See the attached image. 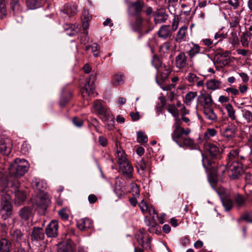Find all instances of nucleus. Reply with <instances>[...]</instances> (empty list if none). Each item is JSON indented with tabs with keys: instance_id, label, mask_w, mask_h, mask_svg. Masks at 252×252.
I'll return each instance as SVG.
<instances>
[{
	"instance_id": "nucleus-1",
	"label": "nucleus",
	"mask_w": 252,
	"mask_h": 252,
	"mask_svg": "<svg viewBox=\"0 0 252 252\" xmlns=\"http://www.w3.org/2000/svg\"><path fill=\"white\" fill-rule=\"evenodd\" d=\"M174 118L175 122L172 126L173 130L171 133L172 140L180 147L191 149L195 148L196 145L194 141L188 137L190 133V129L189 128L185 129L181 127L182 122V119L179 118V116L174 117Z\"/></svg>"
},
{
	"instance_id": "nucleus-2",
	"label": "nucleus",
	"mask_w": 252,
	"mask_h": 252,
	"mask_svg": "<svg viewBox=\"0 0 252 252\" xmlns=\"http://www.w3.org/2000/svg\"><path fill=\"white\" fill-rule=\"evenodd\" d=\"M8 186V180H1L0 181V196L1 197L0 213L7 217H9L12 214V206L11 204V195L12 190L10 188H14L12 184Z\"/></svg>"
},
{
	"instance_id": "nucleus-3",
	"label": "nucleus",
	"mask_w": 252,
	"mask_h": 252,
	"mask_svg": "<svg viewBox=\"0 0 252 252\" xmlns=\"http://www.w3.org/2000/svg\"><path fill=\"white\" fill-rule=\"evenodd\" d=\"M29 164L25 159L16 158L8 167L9 174L16 178L23 176L29 170Z\"/></svg>"
},
{
	"instance_id": "nucleus-4",
	"label": "nucleus",
	"mask_w": 252,
	"mask_h": 252,
	"mask_svg": "<svg viewBox=\"0 0 252 252\" xmlns=\"http://www.w3.org/2000/svg\"><path fill=\"white\" fill-rule=\"evenodd\" d=\"M130 27L135 32H144L146 33L153 29V27L150 25L149 20H144L140 15L135 16L134 20L130 23Z\"/></svg>"
},
{
	"instance_id": "nucleus-5",
	"label": "nucleus",
	"mask_w": 252,
	"mask_h": 252,
	"mask_svg": "<svg viewBox=\"0 0 252 252\" xmlns=\"http://www.w3.org/2000/svg\"><path fill=\"white\" fill-rule=\"evenodd\" d=\"M152 65L157 69V72L159 74V77L162 81H165L168 78L171 73V70L169 66L162 65L161 61L156 55H154L151 61Z\"/></svg>"
},
{
	"instance_id": "nucleus-6",
	"label": "nucleus",
	"mask_w": 252,
	"mask_h": 252,
	"mask_svg": "<svg viewBox=\"0 0 252 252\" xmlns=\"http://www.w3.org/2000/svg\"><path fill=\"white\" fill-rule=\"evenodd\" d=\"M91 112L97 115L100 119H104L111 113L109 109L106 106L102 104L101 100L98 99L94 101Z\"/></svg>"
},
{
	"instance_id": "nucleus-7",
	"label": "nucleus",
	"mask_w": 252,
	"mask_h": 252,
	"mask_svg": "<svg viewBox=\"0 0 252 252\" xmlns=\"http://www.w3.org/2000/svg\"><path fill=\"white\" fill-rule=\"evenodd\" d=\"M8 186H10L12 184L14 188H10V190H12V193L14 192L15 193V203L17 205H20L26 199V194L25 192L22 190L18 189L19 184L18 181L14 180L13 181H9L8 180Z\"/></svg>"
},
{
	"instance_id": "nucleus-8",
	"label": "nucleus",
	"mask_w": 252,
	"mask_h": 252,
	"mask_svg": "<svg viewBox=\"0 0 252 252\" xmlns=\"http://www.w3.org/2000/svg\"><path fill=\"white\" fill-rule=\"evenodd\" d=\"M228 172L229 176L232 179L238 178L243 173V169L241 163L236 161H232L228 164Z\"/></svg>"
},
{
	"instance_id": "nucleus-9",
	"label": "nucleus",
	"mask_w": 252,
	"mask_h": 252,
	"mask_svg": "<svg viewBox=\"0 0 252 252\" xmlns=\"http://www.w3.org/2000/svg\"><path fill=\"white\" fill-rule=\"evenodd\" d=\"M135 238L138 245L144 250H151V239L146 234L140 230L136 234Z\"/></svg>"
},
{
	"instance_id": "nucleus-10",
	"label": "nucleus",
	"mask_w": 252,
	"mask_h": 252,
	"mask_svg": "<svg viewBox=\"0 0 252 252\" xmlns=\"http://www.w3.org/2000/svg\"><path fill=\"white\" fill-rule=\"evenodd\" d=\"M13 147L12 142L9 138L0 139V153L3 156H8Z\"/></svg>"
},
{
	"instance_id": "nucleus-11",
	"label": "nucleus",
	"mask_w": 252,
	"mask_h": 252,
	"mask_svg": "<svg viewBox=\"0 0 252 252\" xmlns=\"http://www.w3.org/2000/svg\"><path fill=\"white\" fill-rule=\"evenodd\" d=\"M94 87L93 81L91 82L90 78L87 79L84 87L81 89V94L84 99H88V96L94 95Z\"/></svg>"
},
{
	"instance_id": "nucleus-12",
	"label": "nucleus",
	"mask_w": 252,
	"mask_h": 252,
	"mask_svg": "<svg viewBox=\"0 0 252 252\" xmlns=\"http://www.w3.org/2000/svg\"><path fill=\"white\" fill-rule=\"evenodd\" d=\"M197 99L204 109L211 108L214 104L211 94L207 93L200 94L198 96Z\"/></svg>"
},
{
	"instance_id": "nucleus-13",
	"label": "nucleus",
	"mask_w": 252,
	"mask_h": 252,
	"mask_svg": "<svg viewBox=\"0 0 252 252\" xmlns=\"http://www.w3.org/2000/svg\"><path fill=\"white\" fill-rule=\"evenodd\" d=\"M58 223L57 220H52L47 226L45 233L48 237L55 238L58 234Z\"/></svg>"
},
{
	"instance_id": "nucleus-14",
	"label": "nucleus",
	"mask_w": 252,
	"mask_h": 252,
	"mask_svg": "<svg viewBox=\"0 0 252 252\" xmlns=\"http://www.w3.org/2000/svg\"><path fill=\"white\" fill-rule=\"evenodd\" d=\"M218 145V144L217 143L206 142L204 144V148L212 157L215 158L220 155V153Z\"/></svg>"
},
{
	"instance_id": "nucleus-15",
	"label": "nucleus",
	"mask_w": 252,
	"mask_h": 252,
	"mask_svg": "<svg viewBox=\"0 0 252 252\" xmlns=\"http://www.w3.org/2000/svg\"><path fill=\"white\" fill-rule=\"evenodd\" d=\"M119 168L123 174L127 179H130L132 177L133 168L128 160L119 164Z\"/></svg>"
},
{
	"instance_id": "nucleus-16",
	"label": "nucleus",
	"mask_w": 252,
	"mask_h": 252,
	"mask_svg": "<svg viewBox=\"0 0 252 252\" xmlns=\"http://www.w3.org/2000/svg\"><path fill=\"white\" fill-rule=\"evenodd\" d=\"M189 45H191L190 49L187 52L190 59L193 58L198 54L206 55L204 53L206 50L201 47L198 44L191 42Z\"/></svg>"
},
{
	"instance_id": "nucleus-17",
	"label": "nucleus",
	"mask_w": 252,
	"mask_h": 252,
	"mask_svg": "<svg viewBox=\"0 0 252 252\" xmlns=\"http://www.w3.org/2000/svg\"><path fill=\"white\" fill-rule=\"evenodd\" d=\"M144 5V3L142 1L138 0L129 4L128 10L133 15H140Z\"/></svg>"
},
{
	"instance_id": "nucleus-18",
	"label": "nucleus",
	"mask_w": 252,
	"mask_h": 252,
	"mask_svg": "<svg viewBox=\"0 0 252 252\" xmlns=\"http://www.w3.org/2000/svg\"><path fill=\"white\" fill-rule=\"evenodd\" d=\"M114 191L119 198L124 197L127 192L125 184L118 180H117L115 182Z\"/></svg>"
},
{
	"instance_id": "nucleus-19",
	"label": "nucleus",
	"mask_w": 252,
	"mask_h": 252,
	"mask_svg": "<svg viewBox=\"0 0 252 252\" xmlns=\"http://www.w3.org/2000/svg\"><path fill=\"white\" fill-rule=\"evenodd\" d=\"M115 156V159L119 165L128 160L126 153L122 150L121 147L119 146L118 142H116V153Z\"/></svg>"
},
{
	"instance_id": "nucleus-20",
	"label": "nucleus",
	"mask_w": 252,
	"mask_h": 252,
	"mask_svg": "<svg viewBox=\"0 0 252 252\" xmlns=\"http://www.w3.org/2000/svg\"><path fill=\"white\" fill-rule=\"evenodd\" d=\"M44 231L42 228L39 227H33L31 234V240L32 241H41L44 239Z\"/></svg>"
},
{
	"instance_id": "nucleus-21",
	"label": "nucleus",
	"mask_w": 252,
	"mask_h": 252,
	"mask_svg": "<svg viewBox=\"0 0 252 252\" xmlns=\"http://www.w3.org/2000/svg\"><path fill=\"white\" fill-rule=\"evenodd\" d=\"M93 221L89 218H84L77 222V227L82 231H86L93 226Z\"/></svg>"
},
{
	"instance_id": "nucleus-22",
	"label": "nucleus",
	"mask_w": 252,
	"mask_h": 252,
	"mask_svg": "<svg viewBox=\"0 0 252 252\" xmlns=\"http://www.w3.org/2000/svg\"><path fill=\"white\" fill-rule=\"evenodd\" d=\"M175 64L177 68L182 69L187 65V58L185 53L180 52L175 58Z\"/></svg>"
},
{
	"instance_id": "nucleus-23",
	"label": "nucleus",
	"mask_w": 252,
	"mask_h": 252,
	"mask_svg": "<svg viewBox=\"0 0 252 252\" xmlns=\"http://www.w3.org/2000/svg\"><path fill=\"white\" fill-rule=\"evenodd\" d=\"M50 200L46 194H41L37 197L36 203L42 209H45L50 204Z\"/></svg>"
},
{
	"instance_id": "nucleus-24",
	"label": "nucleus",
	"mask_w": 252,
	"mask_h": 252,
	"mask_svg": "<svg viewBox=\"0 0 252 252\" xmlns=\"http://www.w3.org/2000/svg\"><path fill=\"white\" fill-rule=\"evenodd\" d=\"M188 29V27L186 25H185L179 29L175 38V40L177 42H181L186 40L187 38V31Z\"/></svg>"
},
{
	"instance_id": "nucleus-25",
	"label": "nucleus",
	"mask_w": 252,
	"mask_h": 252,
	"mask_svg": "<svg viewBox=\"0 0 252 252\" xmlns=\"http://www.w3.org/2000/svg\"><path fill=\"white\" fill-rule=\"evenodd\" d=\"M158 34L159 37L163 39L170 37L172 35V32L170 26L168 25L162 26L159 29Z\"/></svg>"
},
{
	"instance_id": "nucleus-26",
	"label": "nucleus",
	"mask_w": 252,
	"mask_h": 252,
	"mask_svg": "<svg viewBox=\"0 0 252 252\" xmlns=\"http://www.w3.org/2000/svg\"><path fill=\"white\" fill-rule=\"evenodd\" d=\"M32 187L34 189L42 192L46 188V184L39 179L34 178L32 182Z\"/></svg>"
},
{
	"instance_id": "nucleus-27",
	"label": "nucleus",
	"mask_w": 252,
	"mask_h": 252,
	"mask_svg": "<svg viewBox=\"0 0 252 252\" xmlns=\"http://www.w3.org/2000/svg\"><path fill=\"white\" fill-rule=\"evenodd\" d=\"M75 250V248L73 243L67 241L60 246L57 252H74Z\"/></svg>"
},
{
	"instance_id": "nucleus-28",
	"label": "nucleus",
	"mask_w": 252,
	"mask_h": 252,
	"mask_svg": "<svg viewBox=\"0 0 252 252\" xmlns=\"http://www.w3.org/2000/svg\"><path fill=\"white\" fill-rule=\"evenodd\" d=\"M221 82L219 80L212 79L208 80L206 82V87L208 90L215 91L221 88Z\"/></svg>"
},
{
	"instance_id": "nucleus-29",
	"label": "nucleus",
	"mask_w": 252,
	"mask_h": 252,
	"mask_svg": "<svg viewBox=\"0 0 252 252\" xmlns=\"http://www.w3.org/2000/svg\"><path fill=\"white\" fill-rule=\"evenodd\" d=\"M12 247L10 241L2 238L0 240V252H10Z\"/></svg>"
},
{
	"instance_id": "nucleus-30",
	"label": "nucleus",
	"mask_w": 252,
	"mask_h": 252,
	"mask_svg": "<svg viewBox=\"0 0 252 252\" xmlns=\"http://www.w3.org/2000/svg\"><path fill=\"white\" fill-rule=\"evenodd\" d=\"M19 214L22 219L27 220L32 214V209L29 207H24L19 211Z\"/></svg>"
},
{
	"instance_id": "nucleus-31",
	"label": "nucleus",
	"mask_w": 252,
	"mask_h": 252,
	"mask_svg": "<svg viewBox=\"0 0 252 252\" xmlns=\"http://www.w3.org/2000/svg\"><path fill=\"white\" fill-rule=\"evenodd\" d=\"M64 29L66 34L70 36L76 35L79 32V29L76 25H66Z\"/></svg>"
},
{
	"instance_id": "nucleus-32",
	"label": "nucleus",
	"mask_w": 252,
	"mask_h": 252,
	"mask_svg": "<svg viewBox=\"0 0 252 252\" xmlns=\"http://www.w3.org/2000/svg\"><path fill=\"white\" fill-rule=\"evenodd\" d=\"M11 240L16 243H20L22 241L23 235L21 230L16 229L11 231L10 234Z\"/></svg>"
},
{
	"instance_id": "nucleus-33",
	"label": "nucleus",
	"mask_w": 252,
	"mask_h": 252,
	"mask_svg": "<svg viewBox=\"0 0 252 252\" xmlns=\"http://www.w3.org/2000/svg\"><path fill=\"white\" fill-rule=\"evenodd\" d=\"M228 164H229L232 161H236L238 162L239 160V150L237 149L231 150L228 155Z\"/></svg>"
},
{
	"instance_id": "nucleus-34",
	"label": "nucleus",
	"mask_w": 252,
	"mask_h": 252,
	"mask_svg": "<svg viewBox=\"0 0 252 252\" xmlns=\"http://www.w3.org/2000/svg\"><path fill=\"white\" fill-rule=\"evenodd\" d=\"M236 128L234 125H231L226 127L223 132V136L227 138H232L234 137Z\"/></svg>"
},
{
	"instance_id": "nucleus-35",
	"label": "nucleus",
	"mask_w": 252,
	"mask_h": 252,
	"mask_svg": "<svg viewBox=\"0 0 252 252\" xmlns=\"http://www.w3.org/2000/svg\"><path fill=\"white\" fill-rule=\"evenodd\" d=\"M203 113L207 119L212 121H216L217 120V116L216 114L212 109H211V108L204 109Z\"/></svg>"
},
{
	"instance_id": "nucleus-36",
	"label": "nucleus",
	"mask_w": 252,
	"mask_h": 252,
	"mask_svg": "<svg viewBox=\"0 0 252 252\" xmlns=\"http://www.w3.org/2000/svg\"><path fill=\"white\" fill-rule=\"evenodd\" d=\"M111 113H110L108 116L105 117L104 119H102V121L107 125L109 130H112L114 127V121Z\"/></svg>"
},
{
	"instance_id": "nucleus-37",
	"label": "nucleus",
	"mask_w": 252,
	"mask_h": 252,
	"mask_svg": "<svg viewBox=\"0 0 252 252\" xmlns=\"http://www.w3.org/2000/svg\"><path fill=\"white\" fill-rule=\"evenodd\" d=\"M90 49H91V51L94 57H98L100 56L98 45L96 43H94L91 45H88L85 48L86 51H88Z\"/></svg>"
},
{
	"instance_id": "nucleus-38",
	"label": "nucleus",
	"mask_w": 252,
	"mask_h": 252,
	"mask_svg": "<svg viewBox=\"0 0 252 252\" xmlns=\"http://www.w3.org/2000/svg\"><path fill=\"white\" fill-rule=\"evenodd\" d=\"M225 108L227 111L228 117L232 121L236 119L235 110L230 103L225 105Z\"/></svg>"
},
{
	"instance_id": "nucleus-39",
	"label": "nucleus",
	"mask_w": 252,
	"mask_h": 252,
	"mask_svg": "<svg viewBox=\"0 0 252 252\" xmlns=\"http://www.w3.org/2000/svg\"><path fill=\"white\" fill-rule=\"evenodd\" d=\"M167 15L164 12H157L155 14L154 20L156 24L165 22L167 19Z\"/></svg>"
},
{
	"instance_id": "nucleus-40",
	"label": "nucleus",
	"mask_w": 252,
	"mask_h": 252,
	"mask_svg": "<svg viewBox=\"0 0 252 252\" xmlns=\"http://www.w3.org/2000/svg\"><path fill=\"white\" fill-rule=\"evenodd\" d=\"M10 4V9L14 15H15L21 11L18 0H11Z\"/></svg>"
},
{
	"instance_id": "nucleus-41",
	"label": "nucleus",
	"mask_w": 252,
	"mask_h": 252,
	"mask_svg": "<svg viewBox=\"0 0 252 252\" xmlns=\"http://www.w3.org/2000/svg\"><path fill=\"white\" fill-rule=\"evenodd\" d=\"M6 0H0V18L3 19L7 15Z\"/></svg>"
},
{
	"instance_id": "nucleus-42",
	"label": "nucleus",
	"mask_w": 252,
	"mask_h": 252,
	"mask_svg": "<svg viewBox=\"0 0 252 252\" xmlns=\"http://www.w3.org/2000/svg\"><path fill=\"white\" fill-rule=\"evenodd\" d=\"M197 96V93L194 92H189L187 93L185 96L184 103L187 105H190L192 101Z\"/></svg>"
},
{
	"instance_id": "nucleus-43",
	"label": "nucleus",
	"mask_w": 252,
	"mask_h": 252,
	"mask_svg": "<svg viewBox=\"0 0 252 252\" xmlns=\"http://www.w3.org/2000/svg\"><path fill=\"white\" fill-rule=\"evenodd\" d=\"M125 77L121 74H117L114 75L112 79V84L115 86H119L124 83Z\"/></svg>"
},
{
	"instance_id": "nucleus-44",
	"label": "nucleus",
	"mask_w": 252,
	"mask_h": 252,
	"mask_svg": "<svg viewBox=\"0 0 252 252\" xmlns=\"http://www.w3.org/2000/svg\"><path fill=\"white\" fill-rule=\"evenodd\" d=\"M217 134V130L214 128H207L203 135V139L208 140L212 137L215 136Z\"/></svg>"
},
{
	"instance_id": "nucleus-45",
	"label": "nucleus",
	"mask_w": 252,
	"mask_h": 252,
	"mask_svg": "<svg viewBox=\"0 0 252 252\" xmlns=\"http://www.w3.org/2000/svg\"><path fill=\"white\" fill-rule=\"evenodd\" d=\"M167 110L174 117L179 116V112L176 106L173 104H169L167 106Z\"/></svg>"
},
{
	"instance_id": "nucleus-46",
	"label": "nucleus",
	"mask_w": 252,
	"mask_h": 252,
	"mask_svg": "<svg viewBox=\"0 0 252 252\" xmlns=\"http://www.w3.org/2000/svg\"><path fill=\"white\" fill-rule=\"evenodd\" d=\"M222 205L225 211H229L232 207V201L229 198L221 197Z\"/></svg>"
},
{
	"instance_id": "nucleus-47",
	"label": "nucleus",
	"mask_w": 252,
	"mask_h": 252,
	"mask_svg": "<svg viewBox=\"0 0 252 252\" xmlns=\"http://www.w3.org/2000/svg\"><path fill=\"white\" fill-rule=\"evenodd\" d=\"M242 116L247 123H252V112L246 109L242 110Z\"/></svg>"
},
{
	"instance_id": "nucleus-48",
	"label": "nucleus",
	"mask_w": 252,
	"mask_h": 252,
	"mask_svg": "<svg viewBox=\"0 0 252 252\" xmlns=\"http://www.w3.org/2000/svg\"><path fill=\"white\" fill-rule=\"evenodd\" d=\"M202 156V164L204 168L206 169H209L211 168H215V165H213L214 164L212 161L209 160V159L204 157L203 154H201Z\"/></svg>"
},
{
	"instance_id": "nucleus-49",
	"label": "nucleus",
	"mask_w": 252,
	"mask_h": 252,
	"mask_svg": "<svg viewBox=\"0 0 252 252\" xmlns=\"http://www.w3.org/2000/svg\"><path fill=\"white\" fill-rule=\"evenodd\" d=\"M41 0H26V4L29 9H34L39 4Z\"/></svg>"
},
{
	"instance_id": "nucleus-50",
	"label": "nucleus",
	"mask_w": 252,
	"mask_h": 252,
	"mask_svg": "<svg viewBox=\"0 0 252 252\" xmlns=\"http://www.w3.org/2000/svg\"><path fill=\"white\" fill-rule=\"evenodd\" d=\"M65 13L69 16L73 15L76 13L77 8L76 6L74 5H67L64 9Z\"/></svg>"
},
{
	"instance_id": "nucleus-51",
	"label": "nucleus",
	"mask_w": 252,
	"mask_h": 252,
	"mask_svg": "<svg viewBox=\"0 0 252 252\" xmlns=\"http://www.w3.org/2000/svg\"><path fill=\"white\" fill-rule=\"evenodd\" d=\"M227 34L226 33H220V32H217L214 35V40L217 41L215 44H216L218 42L222 41L223 39L226 38Z\"/></svg>"
},
{
	"instance_id": "nucleus-52",
	"label": "nucleus",
	"mask_w": 252,
	"mask_h": 252,
	"mask_svg": "<svg viewBox=\"0 0 252 252\" xmlns=\"http://www.w3.org/2000/svg\"><path fill=\"white\" fill-rule=\"evenodd\" d=\"M137 140L139 143H146L148 141L147 136L142 132H137Z\"/></svg>"
},
{
	"instance_id": "nucleus-53",
	"label": "nucleus",
	"mask_w": 252,
	"mask_h": 252,
	"mask_svg": "<svg viewBox=\"0 0 252 252\" xmlns=\"http://www.w3.org/2000/svg\"><path fill=\"white\" fill-rule=\"evenodd\" d=\"M67 97L66 98L63 96H62L61 98L60 105L62 107L64 106L65 104L69 101L71 97V94L70 92H67Z\"/></svg>"
},
{
	"instance_id": "nucleus-54",
	"label": "nucleus",
	"mask_w": 252,
	"mask_h": 252,
	"mask_svg": "<svg viewBox=\"0 0 252 252\" xmlns=\"http://www.w3.org/2000/svg\"><path fill=\"white\" fill-rule=\"evenodd\" d=\"M240 38L242 46L244 47H248L249 45V39L245 32L242 33Z\"/></svg>"
},
{
	"instance_id": "nucleus-55",
	"label": "nucleus",
	"mask_w": 252,
	"mask_h": 252,
	"mask_svg": "<svg viewBox=\"0 0 252 252\" xmlns=\"http://www.w3.org/2000/svg\"><path fill=\"white\" fill-rule=\"evenodd\" d=\"M31 149V146L26 141H24L21 146V152L24 155H27L29 153Z\"/></svg>"
},
{
	"instance_id": "nucleus-56",
	"label": "nucleus",
	"mask_w": 252,
	"mask_h": 252,
	"mask_svg": "<svg viewBox=\"0 0 252 252\" xmlns=\"http://www.w3.org/2000/svg\"><path fill=\"white\" fill-rule=\"evenodd\" d=\"M235 201L238 207H242L245 204V199L243 196L238 194L237 196H236L235 198Z\"/></svg>"
},
{
	"instance_id": "nucleus-57",
	"label": "nucleus",
	"mask_w": 252,
	"mask_h": 252,
	"mask_svg": "<svg viewBox=\"0 0 252 252\" xmlns=\"http://www.w3.org/2000/svg\"><path fill=\"white\" fill-rule=\"evenodd\" d=\"M225 91L227 93L231 94V97L237 96L239 94L238 90L237 89L234 88L233 87L227 88Z\"/></svg>"
},
{
	"instance_id": "nucleus-58",
	"label": "nucleus",
	"mask_w": 252,
	"mask_h": 252,
	"mask_svg": "<svg viewBox=\"0 0 252 252\" xmlns=\"http://www.w3.org/2000/svg\"><path fill=\"white\" fill-rule=\"evenodd\" d=\"M156 82L160 86L161 88L164 91H170L172 89H174L176 85V84H171L170 85H165L164 86H162L161 84L159 83L157 77L156 78Z\"/></svg>"
},
{
	"instance_id": "nucleus-59",
	"label": "nucleus",
	"mask_w": 252,
	"mask_h": 252,
	"mask_svg": "<svg viewBox=\"0 0 252 252\" xmlns=\"http://www.w3.org/2000/svg\"><path fill=\"white\" fill-rule=\"evenodd\" d=\"M186 79L189 83H193L197 81L198 80L199 77L193 73H189L187 75Z\"/></svg>"
},
{
	"instance_id": "nucleus-60",
	"label": "nucleus",
	"mask_w": 252,
	"mask_h": 252,
	"mask_svg": "<svg viewBox=\"0 0 252 252\" xmlns=\"http://www.w3.org/2000/svg\"><path fill=\"white\" fill-rule=\"evenodd\" d=\"M149 231L151 233L156 232L158 228V225L154 221L150 222Z\"/></svg>"
},
{
	"instance_id": "nucleus-61",
	"label": "nucleus",
	"mask_w": 252,
	"mask_h": 252,
	"mask_svg": "<svg viewBox=\"0 0 252 252\" xmlns=\"http://www.w3.org/2000/svg\"><path fill=\"white\" fill-rule=\"evenodd\" d=\"M213 40L210 38H203L201 40L203 45L209 47L211 48L213 45Z\"/></svg>"
},
{
	"instance_id": "nucleus-62",
	"label": "nucleus",
	"mask_w": 252,
	"mask_h": 252,
	"mask_svg": "<svg viewBox=\"0 0 252 252\" xmlns=\"http://www.w3.org/2000/svg\"><path fill=\"white\" fill-rule=\"evenodd\" d=\"M171 47V43L170 42H166L163 43L160 47V50L163 52H167Z\"/></svg>"
},
{
	"instance_id": "nucleus-63",
	"label": "nucleus",
	"mask_w": 252,
	"mask_h": 252,
	"mask_svg": "<svg viewBox=\"0 0 252 252\" xmlns=\"http://www.w3.org/2000/svg\"><path fill=\"white\" fill-rule=\"evenodd\" d=\"M59 215L62 219L63 220H66L68 219V215L66 212V210L65 209H63L59 211Z\"/></svg>"
},
{
	"instance_id": "nucleus-64",
	"label": "nucleus",
	"mask_w": 252,
	"mask_h": 252,
	"mask_svg": "<svg viewBox=\"0 0 252 252\" xmlns=\"http://www.w3.org/2000/svg\"><path fill=\"white\" fill-rule=\"evenodd\" d=\"M242 219L249 222L252 223V215L248 213H245L242 217Z\"/></svg>"
}]
</instances>
